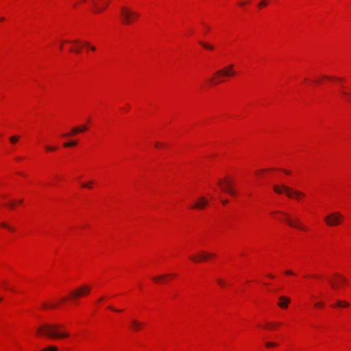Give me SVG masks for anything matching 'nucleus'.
Here are the masks:
<instances>
[{
	"mask_svg": "<svg viewBox=\"0 0 351 351\" xmlns=\"http://www.w3.org/2000/svg\"><path fill=\"white\" fill-rule=\"evenodd\" d=\"M62 326L58 324H45L40 326L36 329V335L39 336L47 337L51 339H64L69 337V334L66 332L59 331Z\"/></svg>",
	"mask_w": 351,
	"mask_h": 351,
	"instance_id": "f257e3e1",
	"label": "nucleus"
},
{
	"mask_svg": "<svg viewBox=\"0 0 351 351\" xmlns=\"http://www.w3.org/2000/svg\"><path fill=\"white\" fill-rule=\"evenodd\" d=\"M139 17V14L131 10L128 7L123 6L120 9V19L124 25H129Z\"/></svg>",
	"mask_w": 351,
	"mask_h": 351,
	"instance_id": "f03ea898",
	"label": "nucleus"
},
{
	"mask_svg": "<svg viewBox=\"0 0 351 351\" xmlns=\"http://www.w3.org/2000/svg\"><path fill=\"white\" fill-rule=\"evenodd\" d=\"M343 215L339 212H334L326 216L324 221L328 226H336L341 224Z\"/></svg>",
	"mask_w": 351,
	"mask_h": 351,
	"instance_id": "7ed1b4c3",
	"label": "nucleus"
},
{
	"mask_svg": "<svg viewBox=\"0 0 351 351\" xmlns=\"http://www.w3.org/2000/svg\"><path fill=\"white\" fill-rule=\"evenodd\" d=\"M91 287L88 285H84L71 293V298L72 299H77L80 297H84L89 294L90 292Z\"/></svg>",
	"mask_w": 351,
	"mask_h": 351,
	"instance_id": "20e7f679",
	"label": "nucleus"
},
{
	"mask_svg": "<svg viewBox=\"0 0 351 351\" xmlns=\"http://www.w3.org/2000/svg\"><path fill=\"white\" fill-rule=\"evenodd\" d=\"M215 256V255L214 254L201 251L195 255L191 256L189 258L194 263H199L202 261H206L208 258L214 257Z\"/></svg>",
	"mask_w": 351,
	"mask_h": 351,
	"instance_id": "39448f33",
	"label": "nucleus"
},
{
	"mask_svg": "<svg viewBox=\"0 0 351 351\" xmlns=\"http://www.w3.org/2000/svg\"><path fill=\"white\" fill-rule=\"evenodd\" d=\"M218 184L221 186L223 191L228 193L231 195H236V192L232 187V184L230 180L225 179L224 183H222L221 180H219Z\"/></svg>",
	"mask_w": 351,
	"mask_h": 351,
	"instance_id": "423d86ee",
	"label": "nucleus"
},
{
	"mask_svg": "<svg viewBox=\"0 0 351 351\" xmlns=\"http://www.w3.org/2000/svg\"><path fill=\"white\" fill-rule=\"evenodd\" d=\"M282 214L286 217L285 221L289 226L296 228L302 230H305V228L300 224V221L298 218L292 219L291 218L289 217L287 213H283Z\"/></svg>",
	"mask_w": 351,
	"mask_h": 351,
	"instance_id": "0eeeda50",
	"label": "nucleus"
},
{
	"mask_svg": "<svg viewBox=\"0 0 351 351\" xmlns=\"http://www.w3.org/2000/svg\"><path fill=\"white\" fill-rule=\"evenodd\" d=\"M274 191L278 194H282V193H285L288 197L291 198L292 189L285 184L274 185Z\"/></svg>",
	"mask_w": 351,
	"mask_h": 351,
	"instance_id": "6e6552de",
	"label": "nucleus"
},
{
	"mask_svg": "<svg viewBox=\"0 0 351 351\" xmlns=\"http://www.w3.org/2000/svg\"><path fill=\"white\" fill-rule=\"evenodd\" d=\"M233 64H230L227 68L217 71L215 75L219 76L226 77L233 76L235 74V72L233 69Z\"/></svg>",
	"mask_w": 351,
	"mask_h": 351,
	"instance_id": "1a4fd4ad",
	"label": "nucleus"
},
{
	"mask_svg": "<svg viewBox=\"0 0 351 351\" xmlns=\"http://www.w3.org/2000/svg\"><path fill=\"white\" fill-rule=\"evenodd\" d=\"M95 12H101L108 5V0H92Z\"/></svg>",
	"mask_w": 351,
	"mask_h": 351,
	"instance_id": "9d476101",
	"label": "nucleus"
},
{
	"mask_svg": "<svg viewBox=\"0 0 351 351\" xmlns=\"http://www.w3.org/2000/svg\"><path fill=\"white\" fill-rule=\"evenodd\" d=\"M208 204V202L205 197H199L197 199V202L191 208L202 210L204 209Z\"/></svg>",
	"mask_w": 351,
	"mask_h": 351,
	"instance_id": "9b49d317",
	"label": "nucleus"
},
{
	"mask_svg": "<svg viewBox=\"0 0 351 351\" xmlns=\"http://www.w3.org/2000/svg\"><path fill=\"white\" fill-rule=\"evenodd\" d=\"M336 276H337V282H334L332 281L330 282L331 287L333 289H337L341 285L346 284L347 282V279L345 277H343L341 275H339V274L336 275Z\"/></svg>",
	"mask_w": 351,
	"mask_h": 351,
	"instance_id": "f8f14e48",
	"label": "nucleus"
},
{
	"mask_svg": "<svg viewBox=\"0 0 351 351\" xmlns=\"http://www.w3.org/2000/svg\"><path fill=\"white\" fill-rule=\"evenodd\" d=\"M279 300L280 301L278 302V306L282 308H286L291 302L290 299L285 296H280Z\"/></svg>",
	"mask_w": 351,
	"mask_h": 351,
	"instance_id": "ddd939ff",
	"label": "nucleus"
},
{
	"mask_svg": "<svg viewBox=\"0 0 351 351\" xmlns=\"http://www.w3.org/2000/svg\"><path fill=\"white\" fill-rule=\"evenodd\" d=\"M131 329L135 332L138 331L143 326V323L137 319H132L130 322Z\"/></svg>",
	"mask_w": 351,
	"mask_h": 351,
	"instance_id": "4468645a",
	"label": "nucleus"
},
{
	"mask_svg": "<svg viewBox=\"0 0 351 351\" xmlns=\"http://www.w3.org/2000/svg\"><path fill=\"white\" fill-rule=\"evenodd\" d=\"M173 276V274H163L158 276H155L152 278V280L156 283H159L160 281L165 280L167 277Z\"/></svg>",
	"mask_w": 351,
	"mask_h": 351,
	"instance_id": "2eb2a0df",
	"label": "nucleus"
},
{
	"mask_svg": "<svg viewBox=\"0 0 351 351\" xmlns=\"http://www.w3.org/2000/svg\"><path fill=\"white\" fill-rule=\"evenodd\" d=\"M293 196H295L296 199H299L300 197L304 196V194L299 191H293L292 189L291 197H293Z\"/></svg>",
	"mask_w": 351,
	"mask_h": 351,
	"instance_id": "dca6fc26",
	"label": "nucleus"
},
{
	"mask_svg": "<svg viewBox=\"0 0 351 351\" xmlns=\"http://www.w3.org/2000/svg\"><path fill=\"white\" fill-rule=\"evenodd\" d=\"M80 132L79 128L76 127V128H73L70 133L65 134H64V136H70L76 134Z\"/></svg>",
	"mask_w": 351,
	"mask_h": 351,
	"instance_id": "f3484780",
	"label": "nucleus"
},
{
	"mask_svg": "<svg viewBox=\"0 0 351 351\" xmlns=\"http://www.w3.org/2000/svg\"><path fill=\"white\" fill-rule=\"evenodd\" d=\"M349 306V304L344 301L338 300L336 305L334 306H338V307H348Z\"/></svg>",
	"mask_w": 351,
	"mask_h": 351,
	"instance_id": "a211bd4d",
	"label": "nucleus"
},
{
	"mask_svg": "<svg viewBox=\"0 0 351 351\" xmlns=\"http://www.w3.org/2000/svg\"><path fill=\"white\" fill-rule=\"evenodd\" d=\"M199 44L203 47H204L205 49H208V50H213L214 49V47L208 44V43H204V42H202L200 41L199 42Z\"/></svg>",
	"mask_w": 351,
	"mask_h": 351,
	"instance_id": "6ab92c4d",
	"label": "nucleus"
},
{
	"mask_svg": "<svg viewBox=\"0 0 351 351\" xmlns=\"http://www.w3.org/2000/svg\"><path fill=\"white\" fill-rule=\"evenodd\" d=\"M19 139V136H12L10 138V141L11 143L14 144L16 143Z\"/></svg>",
	"mask_w": 351,
	"mask_h": 351,
	"instance_id": "aec40b11",
	"label": "nucleus"
},
{
	"mask_svg": "<svg viewBox=\"0 0 351 351\" xmlns=\"http://www.w3.org/2000/svg\"><path fill=\"white\" fill-rule=\"evenodd\" d=\"M41 351H58V348L56 346H49L45 349H43Z\"/></svg>",
	"mask_w": 351,
	"mask_h": 351,
	"instance_id": "412c9836",
	"label": "nucleus"
},
{
	"mask_svg": "<svg viewBox=\"0 0 351 351\" xmlns=\"http://www.w3.org/2000/svg\"><path fill=\"white\" fill-rule=\"evenodd\" d=\"M76 145H77V142L76 141H70V142H68V143H65L64 144V147H72V146H75Z\"/></svg>",
	"mask_w": 351,
	"mask_h": 351,
	"instance_id": "4be33fe9",
	"label": "nucleus"
},
{
	"mask_svg": "<svg viewBox=\"0 0 351 351\" xmlns=\"http://www.w3.org/2000/svg\"><path fill=\"white\" fill-rule=\"evenodd\" d=\"M1 226L3 228H5L7 229H8L10 231H14V229L13 228H12L11 226H10L9 225H8L7 223H5V222H3L1 223Z\"/></svg>",
	"mask_w": 351,
	"mask_h": 351,
	"instance_id": "5701e85b",
	"label": "nucleus"
},
{
	"mask_svg": "<svg viewBox=\"0 0 351 351\" xmlns=\"http://www.w3.org/2000/svg\"><path fill=\"white\" fill-rule=\"evenodd\" d=\"M276 346H277V343L275 342H272V341L267 342L265 343V346L267 348L275 347Z\"/></svg>",
	"mask_w": 351,
	"mask_h": 351,
	"instance_id": "b1692460",
	"label": "nucleus"
},
{
	"mask_svg": "<svg viewBox=\"0 0 351 351\" xmlns=\"http://www.w3.org/2000/svg\"><path fill=\"white\" fill-rule=\"evenodd\" d=\"M223 82V80L221 77H219L217 80H214L213 79L210 80V82L213 84H217Z\"/></svg>",
	"mask_w": 351,
	"mask_h": 351,
	"instance_id": "393cba45",
	"label": "nucleus"
},
{
	"mask_svg": "<svg viewBox=\"0 0 351 351\" xmlns=\"http://www.w3.org/2000/svg\"><path fill=\"white\" fill-rule=\"evenodd\" d=\"M84 45L86 46L87 47H89L90 50L92 51H95L96 50V47H94V46H91L90 45L89 43L88 42H84Z\"/></svg>",
	"mask_w": 351,
	"mask_h": 351,
	"instance_id": "a878e982",
	"label": "nucleus"
},
{
	"mask_svg": "<svg viewBox=\"0 0 351 351\" xmlns=\"http://www.w3.org/2000/svg\"><path fill=\"white\" fill-rule=\"evenodd\" d=\"M267 5V1L266 0H262L259 3H258V7L259 8H263V7H265Z\"/></svg>",
	"mask_w": 351,
	"mask_h": 351,
	"instance_id": "bb28decb",
	"label": "nucleus"
},
{
	"mask_svg": "<svg viewBox=\"0 0 351 351\" xmlns=\"http://www.w3.org/2000/svg\"><path fill=\"white\" fill-rule=\"evenodd\" d=\"M277 324L275 323H267V328L268 329H272L274 327H275Z\"/></svg>",
	"mask_w": 351,
	"mask_h": 351,
	"instance_id": "cd10ccee",
	"label": "nucleus"
},
{
	"mask_svg": "<svg viewBox=\"0 0 351 351\" xmlns=\"http://www.w3.org/2000/svg\"><path fill=\"white\" fill-rule=\"evenodd\" d=\"M93 184V182L90 181L87 184H82V186L83 187H87V188H89L90 189L91 188V185Z\"/></svg>",
	"mask_w": 351,
	"mask_h": 351,
	"instance_id": "c85d7f7f",
	"label": "nucleus"
},
{
	"mask_svg": "<svg viewBox=\"0 0 351 351\" xmlns=\"http://www.w3.org/2000/svg\"><path fill=\"white\" fill-rule=\"evenodd\" d=\"M46 149H47V151L52 152V151H55L56 149V147H51V146H46Z\"/></svg>",
	"mask_w": 351,
	"mask_h": 351,
	"instance_id": "c756f323",
	"label": "nucleus"
},
{
	"mask_svg": "<svg viewBox=\"0 0 351 351\" xmlns=\"http://www.w3.org/2000/svg\"><path fill=\"white\" fill-rule=\"evenodd\" d=\"M78 128H79V130H80V132H85V131H86L88 130V128L86 125H83L82 127H78Z\"/></svg>",
	"mask_w": 351,
	"mask_h": 351,
	"instance_id": "7c9ffc66",
	"label": "nucleus"
},
{
	"mask_svg": "<svg viewBox=\"0 0 351 351\" xmlns=\"http://www.w3.org/2000/svg\"><path fill=\"white\" fill-rule=\"evenodd\" d=\"M71 51H73L76 53H80L81 52V49L79 47H77L75 49H71Z\"/></svg>",
	"mask_w": 351,
	"mask_h": 351,
	"instance_id": "2f4dec72",
	"label": "nucleus"
},
{
	"mask_svg": "<svg viewBox=\"0 0 351 351\" xmlns=\"http://www.w3.org/2000/svg\"><path fill=\"white\" fill-rule=\"evenodd\" d=\"M43 306L44 308H53L55 306V304L49 305L47 304H43Z\"/></svg>",
	"mask_w": 351,
	"mask_h": 351,
	"instance_id": "473e14b6",
	"label": "nucleus"
},
{
	"mask_svg": "<svg viewBox=\"0 0 351 351\" xmlns=\"http://www.w3.org/2000/svg\"><path fill=\"white\" fill-rule=\"evenodd\" d=\"M322 77H323L324 79H328V80H333V79H335V77H330V76H328V75H324Z\"/></svg>",
	"mask_w": 351,
	"mask_h": 351,
	"instance_id": "72a5a7b5",
	"label": "nucleus"
},
{
	"mask_svg": "<svg viewBox=\"0 0 351 351\" xmlns=\"http://www.w3.org/2000/svg\"><path fill=\"white\" fill-rule=\"evenodd\" d=\"M285 274H286L287 275H293V274H293V272L292 271H291V270H287V271H285Z\"/></svg>",
	"mask_w": 351,
	"mask_h": 351,
	"instance_id": "f704fd0d",
	"label": "nucleus"
},
{
	"mask_svg": "<svg viewBox=\"0 0 351 351\" xmlns=\"http://www.w3.org/2000/svg\"><path fill=\"white\" fill-rule=\"evenodd\" d=\"M323 304H323V302H317V303H315V306L318 307V306H323Z\"/></svg>",
	"mask_w": 351,
	"mask_h": 351,
	"instance_id": "c9c22d12",
	"label": "nucleus"
},
{
	"mask_svg": "<svg viewBox=\"0 0 351 351\" xmlns=\"http://www.w3.org/2000/svg\"><path fill=\"white\" fill-rule=\"evenodd\" d=\"M109 308L114 311H116V312H120L121 311L120 309H117V308H112V306H109Z\"/></svg>",
	"mask_w": 351,
	"mask_h": 351,
	"instance_id": "e433bc0d",
	"label": "nucleus"
},
{
	"mask_svg": "<svg viewBox=\"0 0 351 351\" xmlns=\"http://www.w3.org/2000/svg\"><path fill=\"white\" fill-rule=\"evenodd\" d=\"M217 282L221 285V286H224V282L221 280H217Z\"/></svg>",
	"mask_w": 351,
	"mask_h": 351,
	"instance_id": "4c0bfd02",
	"label": "nucleus"
},
{
	"mask_svg": "<svg viewBox=\"0 0 351 351\" xmlns=\"http://www.w3.org/2000/svg\"><path fill=\"white\" fill-rule=\"evenodd\" d=\"M155 145H156V147H160L162 145L161 143H158V142H156V143H155Z\"/></svg>",
	"mask_w": 351,
	"mask_h": 351,
	"instance_id": "58836bf2",
	"label": "nucleus"
},
{
	"mask_svg": "<svg viewBox=\"0 0 351 351\" xmlns=\"http://www.w3.org/2000/svg\"><path fill=\"white\" fill-rule=\"evenodd\" d=\"M14 202H12L10 203V204L9 205V207H10V208H14Z\"/></svg>",
	"mask_w": 351,
	"mask_h": 351,
	"instance_id": "ea45409f",
	"label": "nucleus"
},
{
	"mask_svg": "<svg viewBox=\"0 0 351 351\" xmlns=\"http://www.w3.org/2000/svg\"><path fill=\"white\" fill-rule=\"evenodd\" d=\"M265 171H266V169H261L259 171H256L255 173H256V174H258L260 172Z\"/></svg>",
	"mask_w": 351,
	"mask_h": 351,
	"instance_id": "a19ab883",
	"label": "nucleus"
},
{
	"mask_svg": "<svg viewBox=\"0 0 351 351\" xmlns=\"http://www.w3.org/2000/svg\"><path fill=\"white\" fill-rule=\"evenodd\" d=\"M71 43H74V44H78V43H80V41L77 40H75L71 41Z\"/></svg>",
	"mask_w": 351,
	"mask_h": 351,
	"instance_id": "79ce46f5",
	"label": "nucleus"
},
{
	"mask_svg": "<svg viewBox=\"0 0 351 351\" xmlns=\"http://www.w3.org/2000/svg\"><path fill=\"white\" fill-rule=\"evenodd\" d=\"M221 203L225 205L228 203V200L227 199L221 200Z\"/></svg>",
	"mask_w": 351,
	"mask_h": 351,
	"instance_id": "37998d69",
	"label": "nucleus"
},
{
	"mask_svg": "<svg viewBox=\"0 0 351 351\" xmlns=\"http://www.w3.org/2000/svg\"><path fill=\"white\" fill-rule=\"evenodd\" d=\"M341 93H342L343 95H349L347 92H345V91H341Z\"/></svg>",
	"mask_w": 351,
	"mask_h": 351,
	"instance_id": "c03bdc74",
	"label": "nucleus"
},
{
	"mask_svg": "<svg viewBox=\"0 0 351 351\" xmlns=\"http://www.w3.org/2000/svg\"><path fill=\"white\" fill-rule=\"evenodd\" d=\"M268 276H269V278H274V275H272V274H268Z\"/></svg>",
	"mask_w": 351,
	"mask_h": 351,
	"instance_id": "a18cd8bd",
	"label": "nucleus"
},
{
	"mask_svg": "<svg viewBox=\"0 0 351 351\" xmlns=\"http://www.w3.org/2000/svg\"><path fill=\"white\" fill-rule=\"evenodd\" d=\"M18 202H19V204H22V203H23V200H22V199H19V200L18 201Z\"/></svg>",
	"mask_w": 351,
	"mask_h": 351,
	"instance_id": "49530a36",
	"label": "nucleus"
},
{
	"mask_svg": "<svg viewBox=\"0 0 351 351\" xmlns=\"http://www.w3.org/2000/svg\"><path fill=\"white\" fill-rule=\"evenodd\" d=\"M103 299H104V298H103V297H101V298H100L98 300V301H99V302H101V301H102V300H103Z\"/></svg>",
	"mask_w": 351,
	"mask_h": 351,
	"instance_id": "de8ad7c7",
	"label": "nucleus"
},
{
	"mask_svg": "<svg viewBox=\"0 0 351 351\" xmlns=\"http://www.w3.org/2000/svg\"><path fill=\"white\" fill-rule=\"evenodd\" d=\"M285 171L287 174H290V173H290V171Z\"/></svg>",
	"mask_w": 351,
	"mask_h": 351,
	"instance_id": "09e8293b",
	"label": "nucleus"
},
{
	"mask_svg": "<svg viewBox=\"0 0 351 351\" xmlns=\"http://www.w3.org/2000/svg\"><path fill=\"white\" fill-rule=\"evenodd\" d=\"M3 20H4V18H3V17H2V18H1V19H0V21H3Z\"/></svg>",
	"mask_w": 351,
	"mask_h": 351,
	"instance_id": "8fccbe9b",
	"label": "nucleus"
},
{
	"mask_svg": "<svg viewBox=\"0 0 351 351\" xmlns=\"http://www.w3.org/2000/svg\"><path fill=\"white\" fill-rule=\"evenodd\" d=\"M60 49H62V44H61V45H60Z\"/></svg>",
	"mask_w": 351,
	"mask_h": 351,
	"instance_id": "3c124183",
	"label": "nucleus"
},
{
	"mask_svg": "<svg viewBox=\"0 0 351 351\" xmlns=\"http://www.w3.org/2000/svg\"><path fill=\"white\" fill-rule=\"evenodd\" d=\"M7 289H10L9 287H5ZM10 290H12V289H10Z\"/></svg>",
	"mask_w": 351,
	"mask_h": 351,
	"instance_id": "603ef678",
	"label": "nucleus"
},
{
	"mask_svg": "<svg viewBox=\"0 0 351 351\" xmlns=\"http://www.w3.org/2000/svg\"><path fill=\"white\" fill-rule=\"evenodd\" d=\"M0 301H1V298H0Z\"/></svg>",
	"mask_w": 351,
	"mask_h": 351,
	"instance_id": "864d4df0",
	"label": "nucleus"
}]
</instances>
